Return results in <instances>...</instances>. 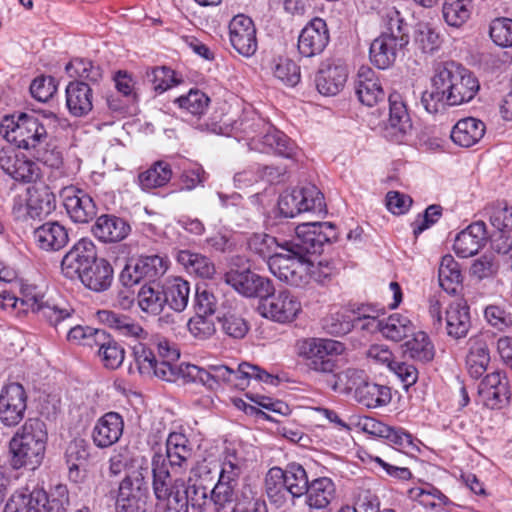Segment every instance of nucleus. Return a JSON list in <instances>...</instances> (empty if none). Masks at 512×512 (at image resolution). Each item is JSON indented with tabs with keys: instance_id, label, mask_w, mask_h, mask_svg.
<instances>
[{
	"instance_id": "f257e3e1",
	"label": "nucleus",
	"mask_w": 512,
	"mask_h": 512,
	"mask_svg": "<svg viewBox=\"0 0 512 512\" xmlns=\"http://www.w3.org/2000/svg\"><path fill=\"white\" fill-rule=\"evenodd\" d=\"M432 88L428 97L431 101L435 100V103L431 105L427 96L422 98L426 110L430 113L437 112L439 104L455 106L471 101L479 91L480 85L471 71L456 62L448 61L436 66Z\"/></svg>"
},
{
	"instance_id": "f03ea898",
	"label": "nucleus",
	"mask_w": 512,
	"mask_h": 512,
	"mask_svg": "<svg viewBox=\"0 0 512 512\" xmlns=\"http://www.w3.org/2000/svg\"><path fill=\"white\" fill-rule=\"evenodd\" d=\"M182 372L185 381L201 383L213 391L218 390L222 385H231L244 389L252 379L267 384H276L278 381L277 376L248 362L239 364L237 370L223 364L208 365L207 368H201L187 363L182 368Z\"/></svg>"
},
{
	"instance_id": "7ed1b4c3",
	"label": "nucleus",
	"mask_w": 512,
	"mask_h": 512,
	"mask_svg": "<svg viewBox=\"0 0 512 512\" xmlns=\"http://www.w3.org/2000/svg\"><path fill=\"white\" fill-rule=\"evenodd\" d=\"M48 440L46 424L39 418H28L8 444L11 469L35 470L41 465Z\"/></svg>"
},
{
	"instance_id": "20e7f679",
	"label": "nucleus",
	"mask_w": 512,
	"mask_h": 512,
	"mask_svg": "<svg viewBox=\"0 0 512 512\" xmlns=\"http://www.w3.org/2000/svg\"><path fill=\"white\" fill-rule=\"evenodd\" d=\"M338 239L336 226L331 222H308L300 224L295 229V236L285 240L281 249L292 253L297 259L309 261L310 256L320 254L325 244H331Z\"/></svg>"
},
{
	"instance_id": "39448f33",
	"label": "nucleus",
	"mask_w": 512,
	"mask_h": 512,
	"mask_svg": "<svg viewBox=\"0 0 512 512\" xmlns=\"http://www.w3.org/2000/svg\"><path fill=\"white\" fill-rule=\"evenodd\" d=\"M346 350L345 344L329 338H304L296 343V353L304 365L318 374H334L339 368L338 357Z\"/></svg>"
},
{
	"instance_id": "423d86ee",
	"label": "nucleus",
	"mask_w": 512,
	"mask_h": 512,
	"mask_svg": "<svg viewBox=\"0 0 512 512\" xmlns=\"http://www.w3.org/2000/svg\"><path fill=\"white\" fill-rule=\"evenodd\" d=\"M152 489L156 498L157 507L163 504V512H189L186 502L180 498L179 483L184 485L181 479L173 481L171 472L167 469L165 458L154 453L151 461Z\"/></svg>"
},
{
	"instance_id": "0eeeda50",
	"label": "nucleus",
	"mask_w": 512,
	"mask_h": 512,
	"mask_svg": "<svg viewBox=\"0 0 512 512\" xmlns=\"http://www.w3.org/2000/svg\"><path fill=\"white\" fill-rule=\"evenodd\" d=\"M20 305L25 306L40 320L57 329L62 323L71 319L74 309L67 303H56L45 299L44 294L37 291L35 286L22 289Z\"/></svg>"
},
{
	"instance_id": "6e6552de",
	"label": "nucleus",
	"mask_w": 512,
	"mask_h": 512,
	"mask_svg": "<svg viewBox=\"0 0 512 512\" xmlns=\"http://www.w3.org/2000/svg\"><path fill=\"white\" fill-rule=\"evenodd\" d=\"M167 257L160 255L140 256L130 260L119 275V281L123 286H134L140 281L158 283L157 281L169 268Z\"/></svg>"
},
{
	"instance_id": "1a4fd4ad",
	"label": "nucleus",
	"mask_w": 512,
	"mask_h": 512,
	"mask_svg": "<svg viewBox=\"0 0 512 512\" xmlns=\"http://www.w3.org/2000/svg\"><path fill=\"white\" fill-rule=\"evenodd\" d=\"M16 132L17 130H5L4 138L8 142H14L18 148L30 150L33 157L50 168H59L62 165V153L53 143L47 140L46 130L41 133L34 130L33 134H30L32 130H26L28 135L20 140H17L14 135Z\"/></svg>"
},
{
	"instance_id": "9d476101",
	"label": "nucleus",
	"mask_w": 512,
	"mask_h": 512,
	"mask_svg": "<svg viewBox=\"0 0 512 512\" xmlns=\"http://www.w3.org/2000/svg\"><path fill=\"white\" fill-rule=\"evenodd\" d=\"M223 281L240 295L246 298H258L260 301L275 292L270 278L257 274L249 267L243 269L231 267L223 275Z\"/></svg>"
},
{
	"instance_id": "9b49d317",
	"label": "nucleus",
	"mask_w": 512,
	"mask_h": 512,
	"mask_svg": "<svg viewBox=\"0 0 512 512\" xmlns=\"http://www.w3.org/2000/svg\"><path fill=\"white\" fill-rule=\"evenodd\" d=\"M148 467L140 466L135 477L125 476L118 487L116 510L123 512H146L145 506L149 499V489L145 480Z\"/></svg>"
},
{
	"instance_id": "f8f14e48",
	"label": "nucleus",
	"mask_w": 512,
	"mask_h": 512,
	"mask_svg": "<svg viewBox=\"0 0 512 512\" xmlns=\"http://www.w3.org/2000/svg\"><path fill=\"white\" fill-rule=\"evenodd\" d=\"M28 395L24 386L10 382L0 390V422L5 427L17 426L25 417Z\"/></svg>"
},
{
	"instance_id": "ddd939ff",
	"label": "nucleus",
	"mask_w": 512,
	"mask_h": 512,
	"mask_svg": "<svg viewBox=\"0 0 512 512\" xmlns=\"http://www.w3.org/2000/svg\"><path fill=\"white\" fill-rule=\"evenodd\" d=\"M478 393L487 408L500 410L508 407L512 390L506 372L496 370L487 374L479 384Z\"/></svg>"
},
{
	"instance_id": "4468645a",
	"label": "nucleus",
	"mask_w": 512,
	"mask_h": 512,
	"mask_svg": "<svg viewBox=\"0 0 512 512\" xmlns=\"http://www.w3.org/2000/svg\"><path fill=\"white\" fill-rule=\"evenodd\" d=\"M259 313L274 322H292L301 311V304L288 290L264 297L258 305Z\"/></svg>"
},
{
	"instance_id": "2eb2a0df",
	"label": "nucleus",
	"mask_w": 512,
	"mask_h": 512,
	"mask_svg": "<svg viewBox=\"0 0 512 512\" xmlns=\"http://www.w3.org/2000/svg\"><path fill=\"white\" fill-rule=\"evenodd\" d=\"M63 206L75 223H88L97 215V205L94 199L84 190L75 186H67L61 190Z\"/></svg>"
},
{
	"instance_id": "dca6fc26",
	"label": "nucleus",
	"mask_w": 512,
	"mask_h": 512,
	"mask_svg": "<svg viewBox=\"0 0 512 512\" xmlns=\"http://www.w3.org/2000/svg\"><path fill=\"white\" fill-rule=\"evenodd\" d=\"M330 40L325 20L319 17L311 19L298 36L297 49L302 57L311 58L321 54Z\"/></svg>"
},
{
	"instance_id": "f3484780",
	"label": "nucleus",
	"mask_w": 512,
	"mask_h": 512,
	"mask_svg": "<svg viewBox=\"0 0 512 512\" xmlns=\"http://www.w3.org/2000/svg\"><path fill=\"white\" fill-rule=\"evenodd\" d=\"M97 258L94 243L87 238H82L62 258V273L66 278H77Z\"/></svg>"
},
{
	"instance_id": "a211bd4d",
	"label": "nucleus",
	"mask_w": 512,
	"mask_h": 512,
	"mask_svg": "<svg viewBox=\"0 0 512 512\" xmlns=\"http://www.w3.org/2000/svg\"><path fill=\"white\" fill-rule=\"evenodd\" d=\"M229 39L233 48L241 55L250 57L257 50L256 28L252 19L238 14L229 23Z\"/></svg>"
},
{
	"instance_id": "6ab92c4d",
	"label": "nucleus",
	"mask_w": 512,
	"mask_h": 512,
	"mask_svg": "<svg viewBox=\"0 0 512 512\" xmlns=\"http://www.w3.org/2000/svg\"><path fill=\"white\" fill-rule=\"evenodd\" d=\"M408 43L409 37L380 34L370 45V60L379 69H387Z\"/></svg>"
},
{
	"instance_id": "aec40b11",
	"label": "nucleus",
	"mask_w": 512,
	"mask_h": 512,
	"mask_svg": "<svg viewBox=\"0 0 512 512\" xmlns=\"http://www.w3.org/2000/svg\"><path fill=\"white\" fill-rule=\"evenodd\" d=\"M302 261L288 252H280L278 256H274L270 261L269 270L280 281L287 283L290 286L299 287L305 284L306 272Z\"/></svg>"
},
{
	"instance_id": "412c9836",
	"label": "nucleus",
	"mask_w": 512,
	"mask_h": 512,
	"mask_svg": "<svg viewBox=\"0 0 512 512\" xmlns=\"http://www.w3.org/2000/svg\"><path fill=\"white\" fill-rule=\"evenodd\" d=\"M160 454V452H157ZM193 454L192 445L183 433L171 432L166 439L165 458L167 469L171 468L174 473H183L188 469L189 460Z\"/></svg>"
},
{
	"instance_id": "4be33fe9",
	"label": "nucleus",
	"mask_w": 512,
	"mask_h": 512,
	"mask_svg": "<svg viewBox=\"0 0 512 512\" xmlns=\"http://www.w3.org/2000/svg\"><path fill=\"white\" fill-rule=\"evenodd\" d=\"M488 238L486 224L483 221L473 222L456 235L453 250L461 258L474 256L485 246Z\"/></svg>"
},
{
	"instance_id": "5701e85b",
	"label": "nucleus",
	"mask_w": 512,
	"mask_h": 512,
	"mask_svg": "<svg viewBox=\"0 0 512 512\" xmlns=\"http://www.w3.org/2000/svg\"><path fill=\"white\" fill-rule=\"evenodd\" d=\"M90 451L89 442L83 438H75L69 442L65 450V462L70 481L81 483L85 479L91 457Z\"/></svg>"
},
{
	"instance_id": "b1692460",
	"label": "nucleus",
	"mask_w": 512,
	"mask_h": 512,
	"mask_svg": "<svg viewBox=\"0 0 512 512\" xmlns=\"http://www.w3.org/2000/svg\"><path fill=\"white\" fill-rule=\"evenodd\" d=\"M124 430L123 417L117 412H107L95 423L91 438L96 447L104 449L117 443Z\"/></svg>"
},
{
	"instance_id": "393cba45",
	"label": "nucleus",
	"mask_w": 512,
	"mask_h": 512,
	"mask_svg": "<svg viewBox=\"0 0 512 512\" xmlns=\"http://www.w3.org/2000/svg\"><path fill=\"white\" fill-rule=\"evenodd\" d=\"M355 94L358 100L368 107L376 105L385 97L381 82L374 70L361 66L354 82Z\"/></svg>"
},
{
	"instance_id": "a878e982",
	"label": "nucleus",
	"mask_w": 512,
	"mask_h": 512,
	"mask_svg": "<svg viewBox=\"0 0 512 512\" xmlns=\"http://www.w3.org/2000/svg\"><path fill=\"white\" fill-rule=\"evenodd\" d=\"M466 369L474 379H479L487 371L490 351L487 336L483 333L471 336L467 341Z\"/></svg>"
},
{
	"instance_id": "bb28decb",
	"label": "nucleus",
	"mask_w": 512,
	"mask_h": 512,
	"mask_svg": "<svg viewBox=\"0 0 512 512\" xmlns=\"http://www.w3.org/2000/svg\"><path fill=\"white\" fill-rule=\"evenodd\" d=\"M130 224L114 214L99 216L92 226L93 235L103 243H116L124 240L130 233Z\"/></svg>"
},
{
	"instance_id": "cd10ccee",
	"label": "nucleus",
	"mask_w": 512,
	"mask_h": 512,
	"mask_svg": "<svg viewBox=\"0 0 512 512\" xmlns=\"http://www.w3.org/2000/svg\"><path fill=\"white\" fill-rule=\"evenodd\" d=\"M176 262L189 274L212 279L216 273L214 262L206 255L191 249H175Z\"/></svg>"
},
{
	"instance_id": "c85d7f7f",
	"label": "nucleus",
	"mask_w": 512,
	"mask_h": 512,
	"mask_svg": "<svg viewBox=\"0 0 512 512\" xmlns=\"http://www.w3.org/2000/svg\"><path fill=\"white\" fill-rule=\"evenodd\" d=\"M26 206L31 218L47 216L56 207L55 195L45 183H34L27 188Z\"/></svg>"
},
{
	"instance_id": "c756f323",
	"label": "nucleus",
	"mask_w": 512,
	"mask_h": 512,
	"mask_svg": "<svg viewBox=\"0 0 512 512\" xmlns=\"http://www.w3.org/2000/svg\"><path fill=\"white\" fill-rule=\"evenodd\" d=\"M445 314L447 334L454 339L466 337L471 328L470 309L467 302L458 299L450 303Z\"/></svg>"
},
{
	"instance_id": "7c9ffc66",
	"label": "nucleus",
	"mask_w": 512,
	"mask_h": 512,
	"mask_svg": "<svg viewBox=\"0 0 512 512\" xmlns=\"http://www.w3.org/2000/svg\"><path fill=\"white\" fill-rule=\"evenodd\" d=\"M83 285L95 292L107 290L113 281V268L104 258H97L79 276Z\"/></svg>"
},
{
	"instance_id": "2f4dec72",
	"label": "nucleus",
	"mask_w": 512,
	"mask_h": 512,
	"mask_svg": "<svg viewBox=\"0 0 512 512\" xmlns=\"http://www.w3.org/2000/svg\"><path fill=\"white\" fill-rule=\"evenodd\" d=\"M347 78L348 70L346 66L328 64L319 70L316 76V87L321 94L333 96L343 89Z\"/></svg>"
},
{
	"instance_id": "473e14b6",
	"label": "nucleus",
	"mask_w": 512,
	"mask_h": 512,
	"mask_svg": "<svg viewBox=\"0 0 512 512\" xmlns=\"http://www.w3.org/2000/svg\"><path fill=\"white\" fill-rule=\"evenodd\" d=\"M33 235L39 248L46 251H58L69 241L68 230L59 222H46Z\"/></svg>"
},
{
	"instance_id": "72a5a7b5",
	"label": "nucleus",
	"mask_w": 512,
	"mask_h": 512,
	"mask_svg": "<svg viewBox=\"0 0 512 512\" xmlns=\"http://www.w3.org/2000/svg\"><path fill=\"white\" fill-rule=\"evenodd\" d=\"M92 90L84 82H70L66 87V105L69 112L76 117L88 114L93 107Z\"/></svg>"
},
{
	"instance_id": "f704fd0d",
	"label": "nucleus",
	"mask_w": 512,
	"mask_h": 512,
	"mask_svg": "<svg viewBox=\"0 0 512 512\" xmlns=\"http://www.w3.org/2000/svg\"><path fill=\"white\" fill-rule=\"evenodd\" d=\"M304 495L310 508L325 509L336 498V485L329 477H318L309 482Z\"/></svg>"
},
{
	"instance_id": "c9c22d12",
	"label": "nucleus",
	"mask_w": 512,
	"mask_h": 512,
	"mask_svg": "<svg viewBox=\"0 0 512 512\" xmlns=\"http://www.w3.org/2000/svg\"><path fill=\"white\" fill-rule=\"evenodd\" d=\"M217 319L221 324L222 330L230 337L241 339L248 332L246 321L240 315L237 306H234L230 300H226L221 304Z\"/></svg>"
},
{
	"instance_id": "e433bc0d",
	"label": "nucleus",
	"mask_w": 512,
	"mask_h": 512,
	"mask_svg": "<svg viewBox=\"0 0 512 512\" xmlns=\"http://www.w3.org/2000/svg\"><path fill=\"white\" fill-rule=\"evenodd\" d=\"M355 400L367 407L377 408L390 403L391 389L386 385H380L369 379L354 393Z\"/></svg>"
},
{
	"instance_id": "4c0bfd02",
	"label": "nucleus",
	"mask_w": 512,
	"mask_h": 512,
	"mask_svg": "<svg viewBox=\"0 0 512 512\" xmlns=\"http://www.w3.org/2000/svg\"><path fill=\"white\" fill-rule=\"evenodd\" d=\"M163 285L166 305L176 312L184 311L189 302L190 283L181 277H171Z\"/></svg>"
},
{
	"instance_id": "58836bf2",
	"label": "nucleus",
	"mask_w": 512,
	"mask_h": 512,
	"mask_svg": "<svg viewBox=\"0 0 512 512\" xmlns=\"http://www.w3.org/2000/svg\"><path fill=\"white\" fill-rule=\"evenodd\" d=\"M283 475L282 468L275 466L268 470L264 479L265 493L277 508L283 507L290 495Z\"/></svg>"
},
{
	"instance_id": "ea45409f",
	"label": "nucleus",
	"mask_w": 512,
	"mask_h": 512,
	"mask_svg": "<svg viewBox=\"0 0 512 512\" xmlns=\"http://www.w3.org/2000/svg\"><path fill=\"white\" fill-rule=\"evenodd\" d=\"M439 285L448 294L454 295L462 284V274L459 263L451 254L442 257L438 270Z\"/></svg>"
},
{
	"instance_id": "a19ab883",
	"label": "nucleus",
	"mask_w": 512,
	"mask_h": 512,
	"mask_svg": "<svg viewBox=\"0 0 512 512\" xmlns=\"http://www.w3.org/2000/svg\"><path fill=\"white\" fill-rule=\"evenodd\" d=\"M34 492L41 500L43 512H68L70 496L66 485L57 484L49 492L42 489H35Z\"/></svg>"
},
{
	"instance_id": "79ce46f5",
	"label": "nucleus",
	"mask_w": 512,
	"mask_h": 512,
	"mask_svg": "<svg viewBox=\"0 0 512 512\" xmlns=\"http://www.w3.org/2000/svg\"><path fill=\"white\" fill-rule=\"evenodd\" d=\"M138 305L146 313L160 314L166 305L164 285L160 286L159 283L144 284L138 292Z\"/></svg>"
},
{
	"instance_id": "37998d69",
	"label": "nucleus",
	"mask_w": 512,
	"mask_h": 512,
	"mask_svg": "<svg viewBox=\"0 0 512 512\" xmlns=\"http://www.w3.org/2000/svg\"><path fill=\"white\" fill-rule=\"evenodd\" d=\"M413 337L403 345L404 354L421 363H428L434 359L435 348L429 336L423 332H413Z\"/></svg>"
},
{
	"instance_id": "c03bdc74",
	"label": "nucleus",
	"mask_w": 512,
	"mask_h": 512,
	"mask_svg": "<svg viewBox=\"0 0 512 512\" xmlns=\"http://www.w3.org/2000/svg\"><path fill=\"white\" fill-rule=\"evenodd\" d=\"M380 332L386 338L399 342L413 334L414 325L411 320L402 314L394 313L389 317L380 320Z\"/></svg>"
},
{
	"instance_id": "a18cd8bd",
	"label": "nucleus",
	"mask_w": 512,
	"mask_h": 512,
	"mask_svg": "<svg viewBox=\"0 0 512 512\" xmlns=\"http://www.w3.org/2000/svg\"><path fill=\"white\" fill-rule=\"evenodd\" d=\"M262 152H274L286 158H291L297 149L296 143L283 130H268L261 138Z\"/></svg>"
},
{
	"instance_id": "49530a36",
	"label": "nucleus",
	"mask_w": 512,
	"mask_h": 512,
	"mask_svg": "<svg viewBox=\"0 0 512 512\" xmlns=\"http://www.w3.org/2000/svg\"><path fill=\"white\" fill-rule=\"evenodd\" d=\"M246 244L250 253L263 260H267L269 266L274 256L279 255L280 252H277V249L281 248L282 243H279L275 237L266 233H253L247 238Z\"/></svg>"
},
{
	"instance_id": "de8ad7c7",
	"label": "nucleus",
	"mask_w": 512,
	"mask_h": 512,
	"mask_svg": "<svg viewBox=\"0 0 512 512\" xmlns=\"http://www.w3.org/2000/svg\"><path fill=\"white\" fill-rule=\"evenodd\" d=\"M282 472L290 496L292 498L303 496L310 482L304 467L299 463L292 462L282 469Z\"/></svg>"
},
{
	"instance_id": "09e8293b",
	"label": "nucleus",
	"mask_w": 512,
	"mask_h": 512,
	"mask_svg": "<svg viewBox=\"0 0 512 512\" xmlns=\"http://www.w3.org/2000/svg\"><path fill=\"white\" fill-rule=\"evenodd\" d=\"M472 7V0H444V20L450 26L459 27L470 18Z\"/></svg>"
},
{
	"instance_id": "8fccbe9b",
	"label": "nucleus",
	"mask_w": 512,
	"mask_h": 512,
	"mask_svg": "<svg viewBox=\"0 0 512 512\" xmlns=\"http://www.w3.org/2000/svg\"><path fill=\"white\" fill-rule=\"evenodd\" d=\"M172 177V170L165 161H158L148 170L139 174V183L143 189H153L166 185Z\"/></svg>"
},
{
	"instance_id": "3c124183",
	"label": "nucleus",
	"mask_w": 512,
	"mask_h": 512,
	"mask_svg": "<svg viewBox=\"0 0 512 512\" xmlns=\"http://www.w3.org/2000/svg\"><path fill=\"white\" fill-rule=\"evenodd\" d=\"M40 503L34 490L16 491L8 499L4 512H43Z\"/></svg>"
},
{
	"instance_id": "603ef678",
	"label": "nucleus",
	"mask_w": 512,
	"mask_h": 512,
	"mask_svg": "<svg viewBox=\"0 0 512 512\" xmlns=\"http://www.w3.org/2000/svg\"><path fill=\"white\" fill-rule=\"evenodd\" d=\"M237 486L238 483H228V481L218 479L214 488L210 491V501H212L215 512H220L233 501L236 503V498L240 495V491L236 492Z\"/></svg>"
},
{
	"instance_id": "864d4df0",
	"label": "nucleus",
	"mask_w": 512,
	"mask_h": 512,
	"mask_svg": "<svg viewBox=\"0 0 512 512\" xmlns=\"http://www.w3.org/2000/svg\"><path fill=\"white\" fill-rule=\"evenodd\" d=\"M180 498L184 499L188 509L190 505L193 510L198 512L206 511L207 506L212 504L210 492L201 483L189 484L184 491H180Z\"/></svg>"
},
{
	"instance_id": "5fc2aeb1",
	"label": "nucleus",
	"mask_w": 512,
	"mask_h": 512,
	"mask_svg": "<svg viewBox=\"0 0 512 512\" xmlns=\"http://www.w3.org/2000/svg\"><path fill=\"white\" fill-rule=\"evenodd\" d=\"M273 75L285 86L295 87L301 80L300 66L292 59L280 57L273 67Z\"/></svg>"
},
{
	"instance_id": "6e6d98bb",
	"label": "nucleus",
	"mask_w": 512,
	"mask_h": 512,
	"mask_svg": "<svg viewBox=\"0 0 512 512\" xmlns=\"http://www.w3.org/2000/svg\"><path fill=\"white\" fill-rule=\"evenodd\" d=\"M297 195L304 212L323 213L326 212V204L323 193L312 184L296 188Z\"/></svg>"
},
{
	"instance_id": "4d7b16f0",
	"label": "nucleus",
	"mask_w": 512,
	"mask_h": 512,
	"mask_svg": "<svg viewBox=\"0 0 512 512\" xmlns=\"http://www.w3.org/2000/svg\"><path fill=\"white\" fill-rule=\"evenodd\" d=\"M97 354L103 366L111 370L119 368L125 358L124 348L111 335L98 349Z\"/></svg>"
},
{
	"instance_id": "13d9d810",
	"label": "nucleus",
	"mask_w": 512,
	"mask_h": 512,
	"mask_svg": "<svg viewBox=\"0 0 512 512\" xmlns=\"http://www.w3.org/2000/svg\"><path fill=\"white\" fill-rule=\"evenodd\" d=\"M390 128H412L414 123L401 96L393 93L389 96Z\"/></svg>"
},
{
	"instance_id": "bf43d9fd",
	"label": "nucleus",
	"mask_w": 512,
	"mask_h": 512,
	"mask_svg": "<svg viewBox=\"0 0 512 512\" xmlns=\"http://www.w3.org/2000/svg\"><path fill=\"white\" fill-rule=\"evenodd\" d=\"M232 512H268L266 502L257 496L250 485L243 486Z\"/></svg>"
},
{
	"instance_id": "052dcab7",
	"label": "nucleus",
	"mask_w": 512,
	"mask_h": 512,
	"mask_svg": "<svg viewBox=\"0 0 512 512\" xmlns=\"http://www.w3.org/2000/svg\"><path fill=\"white\" fill-rule=\"evenodd\" d=\"M415 45L424 53H433L438 49L440 39L438 33L428 22H419L414 31Z\"/></svg>"
},
{
	"instance_id": "680f3d73",
	"label": "nucleus",
	"mask_w": 512,
	"mask_h": 512,
	"mask_svg": "<svg viewBox=\"0 0 512 512\" xmlns=\"http://www.w3.org/2000/svg\"><path fill=\"white\" fill-rule=\"evenodd\" d=\"M382 32L381 34H392L393 36L409 37L407 33V24L395 7H386L381 14Z\"/></svg>"
},
{
	"instance_id": "e2e57ef3",
	"label": "nucleus",
	"mask_w": 512,
	"mask_h": 512,
	"mask_svg": "<svg viewBox=\"0 0 512 512\" xmlns=\"http://www.w3.org/2000/svg\"><path fill=\"white\" fill-rule=\"evenodd\" d=\"M209 102L208 96L198 89H191L186 95L175 100L179 108L194 116L202 115L207 110Z\"/></svg>"
},
{
	"instance_id": "0e129e2a",
	"label": "nucleus",
	"mask_w": 512,
	"mask_h": 512,
	"mask_svg": "<svg viewBox=\"0 0 512 512\" xmlns=\"http://www.w3.org/2000/svg\"><path fill=\"white\" fill-rule=\"evenodd\" d=\"M70 77H78L97 82L102 77V71L99 66H95L90 60L83 58H75L71 60L65 67Z\"/></svg>"
},
{
	"instance_id": "69168bd1",
	"label": "nucleus",
	"mask_w": 512,
	"mask_h": 512,
	"mask_svg": "<svg viewBox=\"0 0 512 512\" xmlns=\"http://www.w3.org/2000/svg\"><path fill=\"white\" fill-rule=\"evenodd\" d=\"M484 318L492 328L499 332H505L512 328V313L504 306L497 304L486 306Z\"/></svg>"
},
{
	"instance_id": "338daca9",
	"label": "nucleus",
	"mask_w": 512,
	"mask_h": 512,
	"mask_svg": "<svg viewBox=\"0 0 512 512\" xmlns=\"http://www.w3.org/2000/svg\"><path fill=\"white\" fill-rule=\"evenodd\" d=\"M147 80L157 93H163L179 83L175 72L166 66L154 67L146 72Z\"/></svg>"
},
{
	"instance_id": "774afa93",
	"label": "nucleus",
	"mask_w": 512,
	"mask_h": 512,
	"mask_svg": "<svg viewBox=\"0 0 512 512\" xmlns=\"http://www.w3.org/2000/svg\"><path fill=\"white\" fill-rule=\"evenodd\" d=\"M340 509L349 510L350 512H384L385 510H380L378 496L369 489H359L353 506H344Z\"/></svg>"
}]
</instances>
